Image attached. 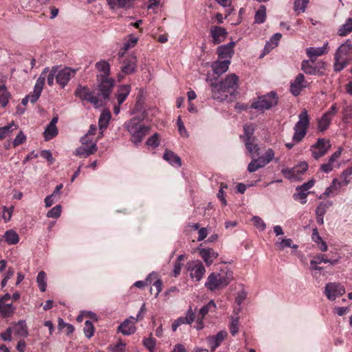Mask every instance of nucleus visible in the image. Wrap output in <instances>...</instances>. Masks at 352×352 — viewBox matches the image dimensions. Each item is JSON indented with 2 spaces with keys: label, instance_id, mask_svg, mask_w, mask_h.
<instances>
[{
  "label": "nucleus",
  "instance_id": "obj_1",
  "mask_svg": "<svg viewBox=\"0 0 352 352\" xmlns=\"http://www.w3.org/2000/svg\"><path fill=\"white\" fill-rule=\"evenodd\" d=\"M232 272L227 267L209 274L205 287L210 292L221 290L227 287L233 279Z\"/></svg>",
  "mask_w": 352,
  "mask_h": 352
},
{
  "label": "nucleus",
  "instance_id": "obj_2",
  "mask_svg": "<svg viewBox=\"0 0 352 352\" xmlns=\"http://www.w3.org/2000/svg\"><path fill=\"white\" fill-rule=\"evenodd\" d=\"M352 60V44L349 40L342 44L336 50L334 57L333 70L342 71Z\"/></svg>",
  "mask_w": 352,
  "mask_h": 352
},
{
  "label": "nucleus",
  "instance_id": "obj_3",
  "mask_svg": "<svg viewBox=\"0 0 352 352\" xmlns=\"http://www.w3.org/2000/svg\"><path fill=\"white\" fill-rule=\"evenodd\" d=\"M124 126L131 135V141L135 144L140 143L150 130L148 126L140 124V120L136 118L131 119Z\"/></svg>",
  "mask_w": 352,
  "mask_h": 352
},
{
  "label": "nucleus",
  "instance_id": "obj_4",
  "mask_svg": "<svg viewBox=\"0 0 352 352\" xmlns=\"http://www.w3.org/2000/svg\"><path fill=\"white\" fill-rule=\"evenodd\" d=\"M309 125V116L306 109H303L298 116V121L296 123L294 130V133L292 140L295 143H298L302 140L307 134V131Z\"/></svg>",
  "mask_w": 352,
  "mask_h": 352
},
{
  "label": "nucleus",
  "instance_id": "obj_5",
  "mask_svg": "<svg viewBox=\"0 0 352 352\" xmlns=\"http://www.w3.org/2000/svg\"><path fill=\"white\" fill-rule=\"evenodd\" d=\"M81 146L75 151V155L79 157H88L97 151V140H94L88 135H84L80 138Z\"/></svg>",
  "mask_w": 352,
  "mask_h": 352
},
{
  "label": "nucleus",
  "instance_id": "obj_6",
  "mask_svg": "<svg viewBox=\"0 0 352 352\" xmlns=\"http://www.w3.org/2000/svg\"><path fill=\"white\" fill-rule=\"evenodd\" d=\"M277 103V94L272 91L270 94L258 97L256 101L252 102L251 108L263 111L275 106Z\"/></svg>",
  "mask_w": 352,
  "mask_h": 352
},
{
  "label": "nucleus",
  "instance_id": "obj_7",
  "mask_svg": "<svg viewBox=\"0 0 352 352\" xmlns=\"http://www.w3.org/2000/svg\"><path fill=\"white\" fill-rule=\"evenodd\" d=\"M74 95L81 100L89 102L95 107H98L100 104L98 96L94 95V92L91 91L87 86L78 85L76 88Z\"/></svg>",
  "mask_w": 352,
  "mask_h": 352
},
{
  "label": "nucleus",
  "instance_id": "obj_8",
  "mask_svg": "<svg viewBox=\"0 0 352 352\" xmlns=\"http://www.w3.org/2000/svg\"><path fill=\"white\" fill-rule=\"evenodd\" d=\"M97 80L98 81V89L99 95L101 96L104 100H108L115 85L114 79L107 77L97 78Z\"/></svg>",
  "mask_w": 352,
  "mask_h": 352
},
{
  "label": "nucleus",
  "instance_id": "obj_9",
  "mask_svg": "<svg viewBox=\"0 0 352 352\" xmlns=\"http://www.w3.org/2000/svg\"><path fill=\"white\" fill-rule=\"evenodd\" d=\"M311 59L304 60L301 63V69L309 75H323L325 69V63L318 62L316 66L312 65Z\"/></svg>",
  "mask_w": 352,
  "mask_h": 352
},
{
  "label": "nucleus",
  "instance_id": "obj_10",
  "mask_svg": "<svg viewBox=\"0 0 352 352\" xmlns=\"http://www.w3.org/2000/svg\"><path fill=\"white\" fill-rule=\"evenodd\" d=\"M329 140L324 138H319L317 142L311 146V154L314 159L318 160L324 155L330 148Z\"/></svg>",
  "mask_w": 352,
  "mask_h": 352
},
{
  "label": "nucleus",
  "instance_id": "obj_11",
  "mask_svg": "<svg viewBox=\"0 0 352 352\" xmlns=\"http://www.w3.org/2000/svg\"><path fill=\"white\" fill-rule=\"evenodd\" d=\"M345 293L344 287L340 283H329L325 286L324 294L330 300H334L337 297Z\"/></svg>",
  "mask_w": 352,
  "mask_h": 352
},
{
  "label": "nucleus",
  "instance_id": "obj_12",
  "mask_svg": "<svg viewBox=\"0 0 352 352\" xmlns=\"http://www.w3.org/2000/svg\"><path fill=\"white\" fill-rule=\"evenodd\" d=\"M211 91H212V97L213 99L223 101L228 98L229 92L227 91L226 89L223 87L222 84L219 82L211 80Z\"/></svg>",
  "mask_w": 352,
  "mask_h": 352
},
{
  "label": "nucleus",
  "instance_id": "obj_13",
  "mask_svg": "<svg viewBox=\"0 0 352 352\" xmlns=\"http://www.w3.org/2000/svg\"><path fill=\"white\" fill-rule=\"evenodd\" d=\"M307 168L308 164L305 162H302L292 168L283 169L282 173L288 179H294L304 174L307 170Z\"/></svg>",
  "mask_w": 352,
  "mask_h": 352
},
{
  "label": "nucleus",
  "instance_id": "obj_14",
  "mask_svg": "<svg viewBox=\"0 0 352 352\" xmlns=\"http://www.w3.org/2000/svg\"><path fill=\"white\" fill-rule=\"evenodd\" d=\"M188 270L190 271V278L196 281H200L206 272L205 267L200 261L188 263Z\"/></svg>",
  "mask_w": 352,
  "mask_h": 352
},
{
  "label": "nucleus",
  "instance_id": "obj_15",
  "mask_svg": "<svg viewBox=\"0 0 352 352\" xmlns=\"http://www.w3.org/2000/svg\"><path fill=\"white\" fill-rule=\"evenodd\" d=\"M195 314L192 308L190 307L186 313V316H181L176 319L172 324L173 331H176L182 324H191L195 320Z\"/></svg>",
  "mask_w": 352,
  "mask_h": 352
},
{
  "label": "nucleus",
  "instance_id": "obj_16",
  "mask_svg": "<svg viewBox=\"0 0 352 352\" xmlns=\"http://www.w3.org/2000/svg\"><path fill=\"white\" fill-rule=\"evenodd\" d=\"M235 42L231 41L226 45L219 46L217 49L218 58L221 60H230L234 54Z\"/></svg>",
  "mask_w": 352,
  "mask_h": 352
},
{
  "label": "nucleus",
  "instance_id": "obj_17",
  "mask_svg": "<svg viewBox=\"0 0 352 352\" xmlns=\"http://www.w3.org/2000/svg\"><path fill=\"white\" fill-rule=\"evenodd\" d=\"M307 86V82L305 80L304 75L298 74L295 79L290 82V91L294 96H297Z\"/></svg>",
  "mask_w": 352,
  "mask_h": 352
},
{
  "label": "nucleus",
  "instance_id": "obj_18",
  "mask_svg": "<svg viewBox=\"0 0 352 352\" xmlns=\"http://www.w3.org/2000/svg\"><path fill=\"white\" fill-rule=\"evenodd\" d=\"M75 70L69 67H65L64 69L57 71L56 82L62 87L64 88L71 78L74 76Z\"/></svg>",
  "mask_w": 352,
  "mask_h": 352
},
{
  "label": "nucleus",
  "instance_id": "obj_19",
  "mask_svg": "<svg viewBox=\"0 0 352 352\" xmlns=\"http://www.w3.org/2000/svg\"><path fill=\"white\" fill-rule=\"evenodd\" d=\"M238 81V76L235 74H232L228 75L223 80L219 82L229 92V94L232 95L239 87Z\"/></svg>",
  "mask_w": 352,
  "mask_h": 352
},
{
  "label": "nucleus",
  "instance_id": "obj_20",
  "mask_svg": "<svg viewBox=\"0 0 352 352\" xmlns=\"http://www.w3.org/2000/svg\"><path fill=\"white\" fill-rule=\"evenodd\" d=\"M137 67V58L133 54L129 55L122 63L121 67L122 72L125 75L134 73Z\"/></svg>",
  "mask_w": 352,
  "mask_h": 352
},
{
  "label": "nucleus",
  "instance_id": "obj_21",
  "mask_svg": "<svg viewBox=\"0 0 352 352\" xmlns=\"http://www.w3.org/2000/svg\"><path fill=\"white\" fill-rule=\"evenodd\" d=\"M210 33L214 44L223 42L228 35V32L224 28L217 25L212 26Z\"/></svg>",
  "mask_w": 352,
  "mask_h": 352
},
{
  "label": "nucleus",
  "instance_id": "obj_22",
  "mask_svg": "<svg viewBox=\"0 0 352 352\" xmlns=\"http://www.w3.org/2000/svg\"><path fill=\"white\" fill-rule=\"evenodd\" d=\"M328 52V43H325L322 47H310L306 49L307 55L311 59V63H314L318 56H322Z\"/></svg>",
  "mask_w": 352,
  "mask_h": 352
},
{
  "label": "nucleus",
  "instance_id": "obj_23",
  "mask_svg": "<svg viewBox=\"0 0 352 352\" xmlns=\"http://www.w3.org/2000/svg\"><path fill=\"white\" fill-rule=\"evenodd\" d=\"M228 333L226 331H220L217 333V335L213 336H208L206 340L207 342L211 348L212 351H215V349L220 346L221 342L225 340L227 337Z\"/></svg>",
  "mask_w": 352,
  "mask_h": 352
},
{
  "label": "nucleus",
  "instance_id": "obj_24",
  "mask_svg": "<svg viewBox=\"0 0 352 352\" xmlns=\"http://www.w3.org/2000/svg\"><path fill=\"white\" fill-rule=\"evenodd\" d=\"M43 89V78L38 77L34 87L32 93L27 96L31 103L36 102L39 98Z\"/></svg>",
  "mask_w": 352,
  "mask_h": 352
},
{
  "label": "nucleus",
  "instance_id": "obj_25",
  "mask_svg": "<svg viewBox=\"0 0 352 352\" xmlns=\"http://www.w3.org/2000/svg\"><path fill=\"white\" fill-rule=\"evenodd\" d=\"M136 328L134 325V322L130 320V319H126L118 326L117 331L124 336H129L133 334Z\"/></svg>",
  "mask_w": 352,
  "mask_h": 352
},
{
  "label": "nucleus",
  "instance_id": "obj_26",
  "mask_svg": "<svg viewBox=\"0 0 352 352\" xmlns=\"http://www.w3.org/2000/svg\"><path fill=\"white\" fill-rule=\"evenodd\" d=\"M231 61L230 60H216L212 62L211 67L213 72L219 76L226 72Z\"/></svg>",
  "mask_w": 352,
  "mask_h": 352
},
{
  "label": "nucleus",
  "instance_id": "obj_27",
  "mask_svg": "<svg viewBox=\"0 0 352 352\" xmlns=\"http://www.w3.org/2000/svg\"><path fill=\"white\" fill-rule=\"evenodd\" d=\"M135 1L136 0H107V2L111 9H129L133 6Z\"/></svg>",
  "mask_w": 352,
  "mask_h": 352
},
{
  "label": "nucleus",
  "instance_id": "obj_28",
  "mask_svg": "<svg viewBox=\"0 0 352 352\" xmlns=\"http://www.w3.org/2000/svg\"><path fill=\"white\" fill-rule=\"evenodd\" d=\"M10 327L12 330V333L14 336H18L20 337H27L28 335L26 323L24 320H20L17 323L14 324Z\"/></svg>",
  "mask_w": 352,
  "mask_h": 352
},
{
  "label": "nucleus",
  "instance_id": "obj_29",
  "mask_svg": "<svg viewBox=\"0 0 352 352\" xmlns=\"http://www.w3.org/2000/svg\"><path fill=\"white\" fill-rule=\"evenodd\" d=\"M340 256H332L330 258H328L327 256L324 254H318L317 255L314 259L311 260L310 262V265H318L321 263H330L333 265L337 264L340 261Z\"/></svg>",
  "mask_w": 352,
  "mask_h": 352
},
{
  "label": "nucleus",
  "instance_id": "obj_30",
  "mask_svg": "<svg viewBox=\"0 0 352 352\" xmlns=\"http://www.w3.org/2000/svg\"><path fill=\"white\" fill-rule=\"evenodd\" d=\"M211 307L215 308L216 305L213 300H210L206 305L202 307L199 310V313L198 315V318L197 320V326L196 327L197 329L200 330L203 328V322L202 320L204 317L208 313Z\"/></svg>",
  "mask_w": 352,
  "mask_h": 352
},
{
  "label": "nucleus",
  "instance_id": "obj_31",
  "mask_svg": "<svg viewBox=\"0 0 352 352\" xmlns=\"http://www.w3.org/2000/svg\"><path fill=\"white\" fill-rule=\"evenodd\" d=\"M199 254L207 265H210L218 256V254L211 248L201 249Z\"/></svg>",
  "mask_w": 352,
  "mask_h": 352
},
{
  "label": "nucleus",
  "instance_id": "obj_32",
  "mask_svg": "<svg viewBox=\"0 0 352 352\" xmlns=\"http://www.w3.org/2000/svg\"><path fill=\"white\" fill-rule=\"evenodd\" d=\"M96 69L102 72V74L97 75V78H107L110 75V65L106 60H102L96 63Z\"/></svg>",
  "mask_w": 352,
  "mask_h": 352
},
{
  "label": "nucleus",
  "instance_id": "obj_33",
  "mask_svg": "<svg viewBox=\"0 0 352 352\" xmlns=\"http://www.w3.org/2000/svg\"><path fill=\"white\" fill-rule=\"evenodd\" d=\"M131 91L129 85H120L117 90L116 99L119 105L122 104L126 100Z\"/></svg>",
  "mask_w": 352,
  "mask_h": 352
},
{
  "label": "nucleus",
  "instance_id": "obj_34",
  "mask_svg": "<svg viewBox=\"0 0 352 352\" xmlns=\"http://www.w3.org/2000/svg\"><path fill=\"white\" fill-rule=\"evenodd\" d=\"M163 158L173 166L177 165L178 167L182 166L180 157L172 151L166 150Z\"/></svg>",
  "mask_w": 352,
  "mask_h": 352
},
{
  "label": "nucleus",
  "instance_id": "obj_35",
  "mask_svg": "<svg viewBox=\"0 0 352 352\" xmlns=\"http://www.w3.org/2000/svg\"><path fill=\"white\" fill-rule=\"evenodd\" d=\"M254 132V127L252 124H245L243 126V134L240 136V138L243 141H250L256 140L253 135Z\"/></svg>",
  "mask_w": 352,
  "mask_h": 352
},
{
  "label": "nucleus",
  "instance_id": "obj_36",
  "mask_svg": "<svg viewBox=\"0 0 352 352\" xmlns=\"http://www.w3.org/2000/svg\"><path fill=\"white\" fill-rule=\"evenodd\" d=\"M15 309L12 303L3 302V300H0V314L3 317L10 316L14 312Z\"/></svg>",
  "mask_w": 352,
  "mask_h": 352
},
{
  "label": "nucleus",
  "instance_id": "obj_37",
  "mask_svg": "<svg viewBox=\"0 0 352 352\" xmlns=\"http://www.w3.org/2000/svg\"><path fill=\"white\" fill-rule=\"evenodd\" d=\"M3 237L5 241L10 245H15L19 241L18 234L13 230H7L3 234Z\"/></svg>",
  "mask_w": 352,
  "mask_h": 352
},
{
  "label": "nucleus",
  "instance_id": "obj_38",
  "mask_svg": "<svg viewBox=\"0 0 352 352\" xmlns=\"http://www.w3.org/2000/svg\"><path fill=\"white\" fill-rule=\"evenodd\" d=\"M10 98V94L5 85H0V106L5 107Z\"/></svg>",
  "mask_w": 352,
  "mask_h": 352
},
{
  "label": "nucleus",
  "instance_id": "obj_39",
  "mask_svg": "<svg viewBox=\"0 0 352 352\" xmlns=\"http://www.w3.org/2000/svg\"><path fill=\"white\" fill-rule=\"evenodd\" d=\"M256 140H252L250 141H246L245 146L252 157H255L256 155H258L259 147L256 143Z\"/></svg>",
  "mask_w": 352,
  "mask_h": 352
},
{
  "label": "nucleus",
  "instance_id": "obj_40",
  "mask_svg": "<svg viewBox=\"0 0 352 352\" xmlns=\"http://www.w3.org/2000/svg\"><path fill=\"white\" fill-rule=\"evenodd\" d=\"M266 8L265 6H260L254 15V23L258 24L263 23L266 19Z\"/></svg>",
  "mask_w": 352,
  "mask_h": 352
},
{
  "label": "nucleus",
  "instance_id": "obj_41",
  "mask_svg": "<svg viewBox=\"0 0 352 352\" xmlns=\"http://www.w3.org/2000/svg\"><path fill=\"white\" fill-rule=\"evenodd\" d=\"M332 120V118L324 113L318 121V129L320 131H324L328 129Z\"/></svg>",
  "mask_w": 352,
  "mask_h": 352
},
{
  "label": "nucleus",
  "instance_id": "obj_42",
  "mask_svg": "<svg viewBox=\"0 0 352 352\" xmlns=\"http://www.w3.org/2000/svg\"><path fill=\"white\" fill-rule=\"evenodd\" d=\"M110 118L111 113L109 111H104L101 113L98 120L100 130H104L108 126Z\"/></svg>",
  "mask_w": 352,
  "mask_h": 352
},
{
  "label": "nucleus",
  "instance_id": "obj_43",
  "mask_svg": "<svg viewBox=\"0 0 352 352\" xmlns=\"http://www.w3.org/2000/svg\"><path fill=\"white\" fill-rule=\"evenodd\" d=\"M58 132V131L56 126H52L48 124L43 133L45 140L46 141L52 140L57 135Z\"/></svg>",
  "mask_w": 352,
  "mask_h": 352
},
{
  "label": "nucleus",
  "instance_id": "obj_44",
  "mask_svg": "<svg viewBox=\"0 0 352 352\" xmlns=\"http://www.w3.org/2000/svg\"><path fill=\"white\" fill-rule=\"evenodd\" d=\"M352 31V19L349 18L346 23L340 26L338 30V34L341 36H344Z\"/></svg>",
  "mask_w": 352,
  "mask_h": 352
},
{
  "label": "nucleus",
  "instance_id": "obj_45",
  "mask_svg": "<svg viewBox=\"0 0 352 352\" xmlns=\"http://www.w3.org/2000/svg\"><path fill=\"white\" fill-rule=\"evenodd\" d=\"M47 275L45 272H40L36 277V282L38 283L40 290L44 292L46 290L47 287Z\"/></svg>",
  "mask_w": 352,
  "mask_h": 352
},
{
  "label": "nucleus",
  "instance_id": "obj_46",
  "mask_svg": "<svg viewBox=\"0 0 352 352\" xmlns=\"http://www.w3.org/2000/svg\"><path fill=\"white\" fill-rule=\"evenodd\" d=\"M282 37V34L280 33L274 34L270 38V41L266 44L265 46V51L267 52H270V48H274L276 47L278 44L280 39Z\"/></svg>",
  "mask_w": 352,
  "mask_h": 352
},
{
  "label": "nucleus",
  "instance_id": "obj_47",
  "mask_svg": "<svg viewBox=\"0 0 352 352\" xmlns=\"http://www.w3.org/2000/svg\"><path fill=\"white\" fill-rule=\"evenodd\" d=\"M297 192L294 193L293 197L295 200H300L302 204H305L307 202V197L309 194V192H307L303 189H298V186L296 188Z\"/></svg>",
  "mask_w": 352,
  "mask_h": 352
},
{
  "label": "nucleus",
  "instance_id": "obj_48",
  "mask_svg": "<svg viewBox=\"0 0 352 352\" xmlns=\"http://www.w3.org/2000/svg\"><path fill=\"white\" fill-rule=\"evenodd\" d=\"M138 42V38L136 37L130 36L129 40L124 43L122 50L124 51L122 53L119 52V56L122 57L124 55V53L127 51L130 47H134Z\"/></svg>",
  "mask_w": 352,
  "mask_h": 352
},
{
  "label": "nucleus",
  "instance_id": "obj_49",
  "mask_svg": "<svg viewBox=\"0 0 352 352\" xmlns=\"http://www.w3.org/2000/svg\"><path fill=\"white\" fill-rule=\"evenodd\" d=\"M276 245L279 248L280 250H283L285 248H292L296 249L297 245L292 244V240L291 239H283L281 241L278 242Z\"/></svg>",
  "mask_w": 352,
  "mask_h": 352
},
{
  "label": "nucleus",
  "instance_id": "obj_50",
  "mask_svg": "<svg viewBox=\"0 0 352 352\" xmlns=\"http://www.w3.org/2000/svg\"><path fill=\"white\" fill-rule=\"evenodd\" d=\"M94 327L93 323L89 320H86L84 327V333L87 338H91L94 333Z\"/></svg>",
  "mask_w": 352,
  "mask_h": 352
},
{
  "label": "nucleus",
  "instance_id": "obj_51",
  "mask_svg": "<svg viewBox=\"0 0 352 352\" xmlns=\"http://www.w3.org/2000/svg\"><path fill=\"white\" fill-rule=\"evenodd\" d=\"M143 344L150 352H153L155 349L156 340L153 337L146 338L143 340Z\"/></svg>",
  "mask_w": 352,
  "mask_h": 352
},
{
  "label": "nucleus",
  "instance_id": "obj_52",
  "mask_svg": "<svg viewBox=\"0 0 352 352\" xmlns=\"http://www.w3.org/2000/svg\"><path fill=\"white\" fill-rule=\"evenodd\" d=\"M340 177L343 179V181H341L343 185L347 186L350 182V179L352 178V167L344 170Z\"/></svg>",
  "mask_w": 352,
  "mask_h": 352
},
{
  "label": "nucleus",
  "instance_id": "obj_53",
  "mask_svg": "<svg viewBox=\"0 0 352 352\" xmlns=\"http://www.w3.org/2000/svg\"><path fill=\"white\" fill-rule=\"evenodd\" d=\"M14 126L15 127H16L14 124V122H12L10 124H9L7 126H3V127H0V140H2L4 138H6L9 133H10L12 131V127Z\"/></svg>",
  "mask_w": 352,
  "mask_h": 352
},
{
  "label": "nucleus",
  "instance_id": "obj_54",
  "mask_svg": "<svg viewBox=\"0 0 352 352\" xmlns=\"http://www.w3.org/2000/svg\"><path fill=\"white\" fill-rule=\"evenodd\" d=\"M60 213L61 206L60 205H57L47 212V217L49 218L56 219L60 216Z\"/></svg>",
  "mask_w": 352,
  "mask_h": 352
},
{
  "label": "nucleus",
  "instance_id": "obj_55",
  "mask_svg": "<svg viewBox=\"0 0 352 352\" xmlns=\"http://www.w3.org/2000/svg\"><path fill=\"white\" fill-rule=\"evenodd\" d=\"M230 331L232 336H235L239 331V318L232 317L230 324Z\"/></svg>",
  "mask_w": 352,
  "mask_h": 352
},
{
  "label": "nucleus",
  "instance_id": "obj_56",
  "mask_svg": "<svg viewBox=\"0 0 352 352\" xmlns=\"http://www.w3.org/2000/svg\"><path fill=\"white\" fill-rule=\"evenodd\" d=\"M252 221L253 222L254 225L257 228V229H258L261 231H263L266 228V225L263 220L258 216H254L252 218Z\"/></svg>",
  "mask_w": 352,
  "mask_h": 352
},
{
  "label": "nucleus",
  "instance_id": "obj_57",
  "mask_svg": "<svg viewBox=\"0 0 352 352\" xmlns=\"http://www.w3.org/2000/svg\"><path fill=\"white\" fill-rule=\"evenodd\" d=\"M309 0H295L294 10H300L301 12H305Z\"/></svg>",
  "mask_w": 352,
  "mask_h": 352
},
{
  "label": "nucleus",
  "instance_id": "obj_58",
  "mask_svg": "<svg viewBox=\"0 0 352 352\" xmlns=\"http://www.w3.org/2000/svg\"><path fill=\"white\" fill-rule=\"evenodd\" d=\"M146 144V145H148L149 146H152L153 148H157L160 145L158 134L156 133L153 135H152L151 138H149L147 140Z\"/></svg>",
  "mask_w": 352,
  "mask_h": 352
},
{
  "label": "nucleus",
  "instance_id": "obj_59",
  "mask_svg": "<svg viewBox=\"0 0 352 352\" xmlns=\"http://www.w3.org/2000/svg\"><path fill=\"white\" fill-rule=\"evenodd\" d=\"M58 68L57 67H52L50 71V73L47 77V84L50 86H52L54 85V77H56Z\"/></svg>",
  "mask_w": 352,
  "mask_h": 352
},
{
  "label": "nucleus",
  "instance_id": "obj_60",
  "mask_svg": "<svg viewBox=\"0 0 352 352\" xmlns=\"http://www.w3.org/2000/svg\"><path fill=\"white\" fill-rule=\"evenodd\" d=\"M177 126H178V131L179 134L184 138L188 137V133L185 128V126L184 124V122L182 121V119L180 117L177 118Z\"/></svg>",
  "mask_w": 352,
  "mask_h": 352
},
{
  "label": "nucleus",
  "instance_id": "obj_61",
  "mask_svg": "<svg viewBox=\"0 0 352 352\" xmlns=\"http://www.w3.org/2000/svg\"><path fill=\"white\" fill-rule=\"evenodd\" d=\"M153 277L156 278L157 277L156 274H155V273L150 274L148 275V276L147 277L146 282L142 281V280H138L134 283V285L137 287L142 288L146 285V283H148L149 284H151Z\"/></svg>",
  "mask_w": 352,
  "mask_h": 352
},
{
  "label": "nucleus",
  "instance_id": "obj_62",
  "mask_svg": "<svg viewBox=\"0 0 352 352\" xmlns=\"http://www.w3.org/2000/svg\"><path fill=\"white\" fill-rule=\"evenodd\" d=\"M26 140V136L23 131H20L13 141V146L14 147L23 144Z\"/></svg>",
  "mask_w": 352,
  "mask_h": 352
},
{
  "label": "nucleus",
  "instance_id": "obj_63",
  "mask_svg": "<svg viewBox=\"0 0 352 352\" xmlns=\"http://www.w3.org/2000/svg\"><path fill=\"white\" fill-rule=\"evenodd\" d=\"M12 330L9 327L4 332L0 334L1 339L4 341H10L12 340Z\"/></svg>",
  "mask_w": 352,
  "mask_h": 352
},
{
  "label": "nucleus",
  "instance_id": "obj_64",
  "mask_svg": "<svg viewBox=\"0 0 352 352\" xmlns=\"http://www.w3.org/2000/svg\"><path fill=\"white\" fill-rule=\"evenodd\" d=\"M126 344L124 342H120L116 344L115 346H112L111 351L112 352H124L125 350Z\"/></svg>",
  "mask_w": 352,
  "mask_h": 352
}]
</instances>
